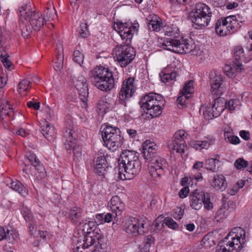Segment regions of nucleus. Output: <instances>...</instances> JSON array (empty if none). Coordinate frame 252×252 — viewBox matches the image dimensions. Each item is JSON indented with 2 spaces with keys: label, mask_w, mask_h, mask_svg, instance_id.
I'll return each instance as SVG.
<instances>
[{
  "label": "nucleus",
  "mask_w": 252,
  "mask_h": 252,
  "mask_svg": "<svg viewBox=\"0 0 252 252\" xmlns=\"http://www.w3.org/2000/svg\"><path fill=\"white\" fill-rule=\"evenodd\" d=\"M71 85L78 92L81 99L85 102L89 94L88 87L86 78L82 75H78L71 78Z\"/></svg>",
  "instance_id": "17"
},
{
  "label": "nucleus",
  "mask_w": 252,
  "mask_h": 252,
  "mask_svg": "<svg viewBox=\"0 0 252 252\" xmlns=\"http://www.w3.org/2000/svg\"><path fill=\"white\" fill-rule=\"evenodd\" d=\"M9 55L7 54H1L0 59L3 65L7 68H8L11 65L12 63L8 59Z\"/></svg>",
  "instance_id": "53"
},
{
  "label": "nucleus",
  "mask_w": 252,
  "mask_h": 252,
  "mask_svg": "<svg viewBox=\"0 0 252 252\" xmlns=\"http://www.w3.org/2000/svg\"><path fill=\"white\" fill-rule=\"evenodd\" d=\"M110 207L113 214H115L114 217H117L121 215L122 212L125 210V205L121 199L117 195L112 197L110 202Z\"/></svg>",
  "instance_id": "21"
},
{
  "label": "nucleus",
  "mask_w": 252,
  "mask_h": 252,
  "mask_svg": "<svg viewBox=\"0 0 252 252\" xmlns=\"http://www.w3.org/2000/svg\"><path fill=\"white\" fill-rule=\"evenodd\" d=\"M245 231L241 227L234 228L224 238L222 244H225L230 252H239L246 241Z\"/></svg>",
  "instance_id": "6"
},
{
  "label": "nucleus",
  "mask_w": 252,
  "mask_h": 252,
  "mask_svg": "<svg viewBox=\"0 0 252 252\" xmlns=\"http://www.w3.org/2000/svg\"><path fill=\"white\" fill-rule=\"evenodd\" d=\"M244 67L242 63H234L232 65H226L224 67V73L229 77L233 78L238 73L242 71Z\"/></svg>",
  "instance_id": "23"
},
{
  "label": "nucleus",
  "mask_w": 252,
  "mask_h": 252,
  "mask_svg": "<svg viewBox=\"0 0 252 252\" xmlns=\"http://www.w3.org/2000/svg\"><path fill=\"white\" fill-rule=\"evenodd\" d=\"M76 134L71 127L66 128L63 131V137L65 148L68 151H72L74 160L79 162L82 159V148L77 144Z\"/></svg>",
  "instance_id": "10"
},
{
  "label": "nucleus",
  "mask_w": 252,
  "mask_h": 252,
  "mask_svg": "<svg viewBox=\"0 0 252 252\" xmlns=\"http://www.w3.org/2000/svg\"><path fill=\"white\" fill-rule=\"evenodd\" d=\"M80 30L79 33L83 38H86L89 35L88 27L86 23H81L80 24Z\"/></svg>",
  "instance_id": "52"
},
{
  "label": "nucleus",
  "mask_w": 252,
  "mask_h": 252,
  "mask_svg": "<svg viewBox=\"0 0 252 252\" xmlns=\"http://www.w3.org/2000/svg\"><path fill=\"white\" fill-rule=\"evenodd\" d=\"M164 34L167 36H174L175 39H179L176 35L179 34L180 32L178 27L174 24L166 26L164 27Z\"/></svg>",
  "instance_id": "40"
},
{
  "label": "nucleus",
  "mask_w": 252,
  "mask_h": 252,
  "mask_svg": "<svg viewBox=\"0 0 252 252\" xmlns=\"http://www.w3.org/2000/svg\"><path fill=\"white\" fill-rule=\"evenodd\" d=\"M124 229L127 233L133 236L142 235L147 231L144 221L135 218H129L126 220Z\"/></svg>",
  "instance_id": "15"
},
{
  "label": "nucleus",
  "mask_w": 252,
  "mask_h": 252,
  "mask_svg": "<svg viewBox=\"0 0 252 252\" xmlns=\"http://www.w3.org/2000/svg\"><path fill=\"white\" fill-rule=\"evenodd\" d=\"M194 92L193 81L190 80L186 83L180 92V94L187 95L192 94Z\"/></svg>",
  "instance_id": "44"
},
{
  "label": "nucleus",
  "mask_w": 252,
  "mask_h": 252,
  "mask_svg": "<svg viewBox=\"0 0 252 252\" xmlns=\"http://www.w3.org/2000/svg\"><path fill=\"white\" fill-rule=\"evenodd\" d=\"M30 84V82L28 80H23L18 85V93L21 94L23 92L27 91L31 88Z\"/></svg>",
  "instance_id": "48"
},
{
  "label": "nucleus",
  "mask_w": 252,
  "mask_h": 252,
  "mask_svg": "<svg viewBox=\"0 0 252 252\" xmlns=\"http://www.w3.org/2000/svg\"><path fill=\"white\" fill-rule=\"evenodd\" d=\"M239 16L231 15L219 19L215 24L217 34L224 36L231 34L240 29L242 25Z\"/></svg>",
  "instance_id": "5"
},
{
  "label": "nucleus",
  "mask_w": 252,
  "mask_h": 252,
  "mask_svg": "<svg viewBox=\"0 0 252 252\" xmlns=\"http://www.w3.org/2000/svg\"><path fill=\"white\" fill-rule=\"evenodd\" d=\"M59 53L57 56L56 60L57 61L56 62L58 63H59L63 64V49L62 46L59 47Z\"/></svg>",
  "instance_id": "57"
},
{
  "label": "nucleus",
  "mask_w": 252,
  "mask_h": 252,
  "mask_svg": "<svg viewBox=\"0 0 252 252\" xmlns=\"http://www.w3.org/2000/svg\"><path fill=\"white\" fill-rule=\"evenodd\" d=\"M214 139L206 138L204 140H196L190 143L191 146L196 150L208 149L214 143Z\"/></svg>",
  "instance_id": "30"
},
{
  "label": "nucleus",
  "mask_w": 252,
  "mask_h": 252,
  "mask_svg": "<svg viewBox=\"0 0 252 252\" xmlns=\"http://www.w3.org/2000/svg\"><path fill=\"white\" fill-rule=\"evenodd\" d=\"M84 59V56L80 51L76 50L74 52L73 60L74 62L81 65L83 63Z\"/></svg>",
  "instance_id": "51"
},
{
  "label": "nucleus",
  "mask_w": 252,
  "mask_h": 252,
  "mask_svg": "<svg viewBox=\"0 0 252 252\" xmlns=\"http://www.w3.org/2000/svg\"><path fill=\"white\" fill-rule=\"evenodd\" d=\"M110 107V105L107 102L103 100L99 101L97 105L98 112L99 114H103L105 113L108 108Z\"/></svg>",
  "instance_id": "46"
},
{
  "label": "nucleus",
  "mask_w": 252,
  "mask_h": 252,
  "mask_svg": "<svg viewBox=\"0 0 252 252\" xmlns=\"http://www.w3.org/2000/svg\"><path fill=\"white\" fill-rule=\"evenodd\" d=\"M93 74L94 85L100 91L107 92L114 87V79L109 68L97 66L94 69Z\"/></svg>",
  "instance_id": "4"
},
{
  "label": "nucleus",
  "mask_w": 252,
  "mask_h": 252,
  "mask_svg": "<svg viewBox=\"0 0 252 252\" xmlns=\"http://www.w3.org/2000/svg\"><path fill=\"white\" fill-rule=\"evenodd\" d=\"M129 45L125 44L117 46L113 49L114 59L122 67L126 66L134 58V51Z\"/></svg>",
  "instance_id": "11"
},
{
  "label": "nucleus",
  "mask_w": 252,
  "mask_h": 252,
  "mask_svg": "<svg viewBox=\"0 0 252 252\" xmlns=\"http://www.w3.org/2000/svg\"><path fill=\"white\" fill-rule=\"evenodd\" d=\"M11 188L17 191L22 196H26L28 194V190L24 187L22 184L18 181H12L10 183Z\"/></svg>",
  "instance_id": "39"
},
{
  "label": "nucleus",
  "mask_w": 252,
  "mask_h": 252,
  "mask_svg": "<svg viewBox=\"0 0 252 252\" xmlns=\"http://www.w3.org/2000/svg\"><path fill=\"white\" fill-rule=\"evenodd\" d=\"M190 197V206L193 209L200 210L203 204L204 208L207 210L213 208V204L210 201V195L208 193L196 189L191 192Z\"/></svg>",
  "instance_id": "13"
},
{
  "label": "nucleus",
  "mask_w": 252,
  "mask_h": 252,
  "mask_svg": "<svg viewBox=\"0 0 252 252\" xmlns=\"http://www.w3.org/2000/svg\"><path fill=\"white\" fill-rule=\"evenodd\" d=\"M0 118L3 125L7 122H10L14 119L15 113L9 101L2 100L0 105Z\"/></svg>",
  "instance_id": "19"
},
{
  "label": "nucleus",
  "mask_w": 252,
  "mask_h": 252,
  "mask_svg": "<svg viewBox=\"0 0 252 252\" xmlns=\"http://www.w3.org/2000/svg\"><path fill=\"white\" fill-rule=\"evenodd\" d=\"M189 193V188L185 187L181 189L179 192V196L180 198H184L186 197Z\"/></svg>",
  "instance_id": "60"
},
{
  "label": "nucleus",
  "mask_w": 252,
  "mask_h": 252,
  "mask_svg": "<svg viewBox=\"0 0 252 252\" xmlns=\"http://www.w3.org/2000/svg\"><path fill=\"white\" fill-rule=\"evenodd\" d=\"M44 18L36 9L32 11V30H40L44 25Z\"/></svg>",
  "instance_id": "27"
},
{
  "label": "nucleus",
  "mask_w": 252,
  "mask_h": 252,
  "mask_svg": "<svg viewBox=\"0 0 252 252\" xmlns=\"http://www.w3.org/2000/svg\"><path fill=\"white\" fill-rule=\"evenodd\" d=\"M44 15L45 19L48 21L54 20L57 17L55 8L54 7H51V6L46 8L44 11Z\"/></svg>",
  "instance_id": "42"
},
{
  "label": "nucleus",
  "mask_w": 252,
  "mask_h": 252,
  "mask_svg": "<svg viewBox=\"0 0 252 252\" xmlns=\"http://www.w3.org/2000/svg\"><path fill=\"white\" fill-rule=\"evenodd\" d=\"M148 20L149 22L148 26L150 30H152L153 31L156 32L159 30L161 25V22L159 18L157 17V16L154 15Z\"/></svg>",
  "instance_id": "38"
},
{
  "label": "nucleus",
  "mask_w": 252,
  "mask_h": 252,
  "mask_svg": "<svg viewBox=\"0 0 252 252\" xmlns=\"http://www.w3.org/2000/svg\"><path fill=\"white\" fill-rule=\"evenodd\" d=\"M26 156L27 160L30 164L25 163L24 167L23 168L22 171L28 176V177H30V174L32 171V163H31L32 161V156L30 154L29 155H27Z\"/></svg>",
  "instance_id": "49"
},
{
  "label": "nucleus",
  "mask_w": 252,
  "mask_h": 252,
  "mask_svg": "<svg viewBox=\"0 0 252 252\" xmlns=\"http://www.w3.org/2000/svg\"><path fill=\"white\" fill-rule=\"evenodd\" d=\"M165 223L169 227L173 229H175L178 227L177 223L171 218H166L164 219Z\"/></svg>",
  "instance_id": "56"
},
{
  "label": "nucleus",
  "mask_w": 252,
  "mask_h": 252,
  "mask_svg": "<svg viewBox=\"0 0 252 252\" xmlns=\"http://www.w3.org/2000/svg\"><path fill=\"white\" fill-rule=\"evenodd\" d=\"M228 250L229 249L225 244H222L221 242L220 245L216 247V252H230Z\"/></svg>",
  "instance_id": "59"
},
{
  "label": "nucleus",
  "mask_w": 252,
  "mask_h": 252,
  "mask_svg": "<svg viewBox=\"0 0 252 252\" xmlns=\"http://www.w3.org/2000/svg\"><path fill=\"white\" fill-rule=\"evenodd\" d=\"M184 214V210L180 207H177L175 210L173 215V218L177 220L181 219Z\"/></svg>",
  "instance_id": "54"
},
{
  "label": "nucleus",
  "mask_w": 252,
  "mask_h": 252,
  "mask_svg": "<svg viewBox=\"0 0 252 252\" xmlns=\"http://www.w3.org/2000/svg\"><path fill=\"white\" fill-rule=\"evenodd\" d=\"M102 137L105 146L112 151L123 144V138L119 128L117 127L105 126L102 131Z\"/></svg>",
  "instance_id": "8"
},
{
  "label": "nucleus",
  "mask_w": 252,
  "mask_h": 252,
  "mask_svg": "<svg viewBox=\"0 0 252 252\" xmlns=\"http://www.w3.org/2000/svg\"><path fill=\"white\" fill-rule=\"evenodd\" d=\"M22 213L25 220L29 223L28 227L30 229L32 226V213L31 211L29 210L27 208H24L22 211Z\"/></svg>",
  "instance_id": "50"
},
{
  "label": "nucleus",
  "mask_w": 252,
  "mask_h": 252,
  "mask_svg": "<svg viewBox=\"0 0 252 252\" xmlns=\"http://www.w3.org/2000/svg\"><path fill=\"white\" fill-rule=\"evenodd\" d=\"M154 242V238L151 235H148L145 237L143 242V245L139 252H149L150 248L152 243Z\"/></svg>",
  "instance_id": "41"
},
{
  "label": "nucleus",
  "mask_w": 252,
  "mask_h": 252,
  "mask_svg": "<svg viewBox=\"0 0 252 252\" xmlns=\"http://www.w3.org/2000/svg\"><path fill=\"white\" fill-rule=\"evenodd\" d=\"M34 158V161L32 162V166L35 167L34 176L37 179L43 178L45 176V170L44 166L38 158L32 155V158Z\"/></svg>",
  "instance_id": "29"
},
{
  "label": "nucleus",
  "mask_w": 252,
  "mask_h": 252,
  "mask_svg": "<svg viewBox=\"0 0 252 252\" xmlns=\"http://www.w3.org/2000/svg\"><path fill=\"white\" fill-rule=\"evenodd\" d=\"M169 149L173 153L176 152L178 153L182 154L185 152V143H181L177 142L176 140H174L169 143Z\"/></svg>",
  "instance_id": "36"
},
{
  "label": "nucleus",
  "mask_w": 252,
  "mask_h": 252,
  "mask_svg": "<svg viewBox=\"0 0 252 252\" xmlns=\"http://www.w3.org/2000/svg\"><path fill=\"white\" fill-rule=\"evenodd\" d=\"M16 134L22 137H26L30 135V130L26 131L23 128H21L16 131Z\"/></svg>",
  "instance_id": "62"
},
{
  "label": "nucleus",
  "mask_w": 252,
  "mask_h": 252,
  "mask_svg": "<svg viewBox=\"0 0 252 252\" xmlns=\"http://www.w3.org/2000/svg\"><path fill=\"white\" fill-rule=\"evenodd\" d=\"M241 103L237 99H232L226 103V108L230 111L239 109Z\"/></svg>",
  "instance_id": "45"
},
{
  "label": "nucleus",
  "mask_w": 252,
  "mask_h": 252,
  "mask_svg": "<svg viewBox=\"0 0 252 252\" xmlns=\"http://www.w3.org/2000/svg\"><path fill=\"white\" fill-rule=\"evenodd\" d=\"M205 165L207 170L217 172L221 166V162L218 159L210 158L206 160Z\"/></svg>",
  "instance_id": "35"
},
{
  "label": "nucleus",
  "mask_w": 252,
  "mask_h": 252,
  "mask_svg": "<svg viewBox=\"0 0 252 252\" xmlns=\"http://www.w3.org/2000/svg\"><path fill=\"white\" fill-rule=\"evenodd\" d=\"M138 28V23L119 22L114 25V30L119 34L126 44L131 43L133 34L137 32Z\"/></svg>",
  "instance_id": "12"
},
{
  "label": "nucleus",
  "mask_w": 252,
  "mask_h": 252,
  "mask_svg": "<svg viewBox=\"0 0 252 252\" xmlns=\"http://www.w3.org/2000/svg\"><path fill=\"white\" fill-rule=\"evenodd\" d=\"M161 81L164 83L171 84L175 81L177 73L175 71L169 72L167 69H165L159 74Z\"/></svg>",
  "instance_id": "31"
},
{
  "label": "nucleus",
  "mask_w": 252,
  "mask_h": 252,
  "mask_svg": "<svg viewBox=\"0 0 252 252\" xmlns=\"http://www.w3.org/2000/svg\"><path fill=\"white\" fill-rule=\"evenodd\" d=\"M187 136L188 134L183 129L177 131L174 135L175 140H179L181 143L185 142L184 140Z\"/></svg>",
  "instance_id": "47"
},
{
  "label": "nucleus",
  "mask_w": 252,
  "mask_h": 252,
  "mask_svg": "<svg viewBox=\"0 0 252 252\" xmlns=\"http://www.w3.org/2000/svg\"><path fill=\"white\" fill-rule=\"evenodd\" d=\"M82 217L83 211L81 208L74 207L70 210L68 218L73 223L76 224Z\"/></svg>",
  "instance_id": "32"
},
{
  "label": "nucleus",
  "mask_w": 252,
  "mask_h": 252,
  "mask_svg": "<svg viewBox=\"0 0 252 252\" xmlns=\"http://www.w3.org/2000/svg\"><path fill=\"white\" fill-rule=\"evenodd\" d=\"M18 234L15 230L8 229L0 226V241L6 240L10 242L16 240L18 238Z\"/></svg>",
  "instance_id": "24"
},
{
  "label": "nucleus",
  "mask_w": 252,
  "mask_h": 252,
  "mask_svg": "<svg viewBox=\"0 0 252 252\" xmlns=\"http://www.w3.org/2000/svg\"><path fill=\"white\" fill-rule=\"evenodd\" d=\"M211 93L213 95L220 96L224 92L223 80L222 77L216 73L212 74L210 76Z\"/></svg>",
  "instance_id": "18"
},
{
  "label": "nucleus",
  "mask_w": 252,
  "mask_h": 252,
  "mask_svg": "<svg viewBox=\"0 0 252 252\" xmlns=\"http://www.w3.org/2000/svg\"><path fill=\"white\" fill-rule=\"evenodd\" d=\"M141 168V163L140 160L126 164L119 163V177L122 180H130L139 174Z\"/></svg>",
  "instance_id": "14"
},
{
  "label": "nucleus",
  "mask_w": 252,
  "mask_h": 252,
  "mask_svg": "<svg viewBox=\"0 0 252 252\" xmlns=\"http://www.w3.org/2000/svg\"><path fill=\"white\" fill-rule=\"evenodd\" d=\"M7 81V79L4 75H0V88H3Z\"/></svg>",
  "instance_id": "64"
},
{
  "label": "nucleus",
  "mask_w": 252,
  "mask_h": 252,
  "mask_svg": "<svg viewBox=\"0 0 252 252\" xmlns=\"http://www.w3.org/2000/svg\"><path fill=\"white\" fill-rule=\"evenodd\" d=\"M94 167L96 173L99 175H103L107 167L105 157L103 155L98 156L94 161Z\"/></svg>",
  "instance_id": "25"
},
{
  "label": "nucleus",
  "mask_w": 252,
  "mask_h": 252,
  "mask_svg": "<svg viewBox=\"0 0 252 252\" xmlns=\"http://www.w3.org/2000/svg\"><path fill=\"white\" fill-rule=\"evenodd\" d=\"M204 163L202 161H196L192 166V170L199 171L203 167Z\"/></svg>",
  "instance_id": "58"
},
{
  "label": "nucleus",
  "mask_w": 252,
  "mask_h": 252,
  "mask_svg": "<svg viewBox=\"0 0 252 252\" xmlns=\"http://www.w3.org/2000/svg\"><path fill=\"white\" fill-rule=\"evenodd\" d=\"M229 213L228 209L223 206L217 212L215 218L218 221L223 220L228 216Z\"/></svg>",
  "instance_id": "43"
},
{
  "label": "nucleus",
  "mask_w": 252,
  "mask_h": 252,
  "mask_svg": "<svg viewBox=\"0 0 252 252\" xmlns=\"http://www.w3.org/2000/svg\"><path fill=\"white\" fill-rule=\"evenodd\" d=\"M115 214H112L108 213L106 214H104V220L105 222H110L112 220L113 218L115 220L116 217H114Z\"/></svg>",
  "instance_id": "61"
},
{
  "label": "nucleus",
  "mask_w": 252,
  "mask_h": 252,
  "mask_svg": "<svg viewBox=\"0 0 252 252\" xmlns=\"http://www.w3.org/2000/svg\"><path fill=\"white\" fill-rule=\"evenodd\" d=\"M163 45L165 49L178 54H188L193 51L195 45L194 42L191 39L168 38L164 40Z\"/></svg>",
  "instance_id": "7"
},
{
  "label": "nucleus",
  "mask_w": 252,
  "mask_h": 252,
  "mask_svg": "<svg viewBox=\"0 0 252 252\" xmlns=\"http://www.w3.org/2000/svg\"><path fill=\"white\" fill-rule=\"evenodd\" d=\"M139 160V154L134 151L125 150L122 152L119 163H129Z\"/></svg>",
  "instance_id": "22"
},
{
  "label": "nucleus",
  "mask_w": 252,
  "mask_h": 252,
  "mask_svg": "<svg viewBox=\"0 0 252 252\" xmlns=\"http://www.w3.org/2000/svg\"><path fill=\"white\" fill-rule=\"evenodd\" d=\"M41 132L48 140H50L56 136L55 128L52 125L47 123L45 126H42Z\"/></svg>",
  "instance_id": "33"
},
{
  "label": "nucleus",
  "mask_w": 252,
  "mask_h": 252,
  "mask_svg": "<svg viewBox=\"0 0 252 252\" xmlns=\"http://www.w3.org/2000/svg\"><path fill=\"white\" fill-rule=\"evenodd\" d=\"M141 108L147 111L151 118L159 116L164 104L163 97L160 94L150 93L143 96L140 100Z\"/></svg>",
  "instance_id": "3"
},
{
  "label": "nucleus",
  "mask_w": 252,
  "mask_h": 252,
  "mask_svg": "<svg viewBox=\"0 0 252 252\" xmlns=\"http://www.w3.org/2000/svg\"><path fill=\"white\" fill-rule=\"evenodd\" d=\"M95 222L82 220L79 222L74 234L76 242L75 252H89L87 249L96 243L99 238L95 231Z\"/></svg>",
  "instance_id": "1"
},
{
  "label": "nucleus",
  "mask_w": 252,
  "mask_h": 252,
  "mask_svg": "<svg viewBox=\"0 0 252 252\" xmlns=\"http://www.w3.org/2000/svg\"><path fill=\"white\" fill-rule=\"evenodd\" d=\"M211 186L216 190L222 191L226 189L227 186L225 177L221 174L214 176Z\"/></svg>",
  "instance_id": "26"
},
{
  "label": "nucleus",
  "mask_w": 252,
  "mask_h": 252,
  "mask_svg": "<svg viewBox=\"0 0 252 252\" xmlns=\"http://www.w3.org/2000/svg\"><path fill=\"white\" fill-rule=\"evenodd\" d=\"M248 55L247 53L245 54L243 48L241 46H237L234 49V57L237 63L249 61L250 60H248Z\"/></svg>",
  "instance_id": "34"
},
{
  "label": "nucleus",
  "mask_w": 252,
  "mask_h": 252,
  "mask_svg": "<svg viewBox=\"0 0 252 252\" xmlns=\"http://www.w3.org/2000/svg\"><path fill=\"white\" fill-rule=\"evenodd\" d=\"M19 16L30 24L32 21V5L29 1L19 8Z\"/></svg>",
  "instance_id": "28"
},
{
  "label": "nucleus",
  "mask_w": 252,
  "mask_h": 252,
  "mask_svg": "<svg viewBox=\"0 0 252 252\" xmlns=\"http://www.w3.org/2000/svg\"><path fill=\"white\" fill-rule=\"evenodd\" d=\"M188 98L186 95L182 94L181 95L178 96L177 99V102L178 104L183 105L185 103L186 100Z\"/></svg>",
  "instance_id": "63"
},
{
  "label": "nucleus",
  "mask_w": 252,
  "mask_h": 252,
  "mask_svg": "<svg viewBox=\"0 0 252 252\" xmlns=\"http://www.w3.org/2000/svg\"><path fill=\"white\" fill-rule=\"evenodd\" d=\"M48 235L49 233L46 231L38 230L37 232H36L34 236L35 240L33 242L34 246L36 247L40 243L45 242Z\"/></svg>",
  "instance_id": "37"
},
{
  "label": "nucleus",
  "mask_w": 252,
  "mask_h": 252,
  "mask_svg": "<svg viewBox=\"0 0 252 252\" xmlns=\"http://www.w3.org/2000/svg\"><path fill=\"white\" fill-rule=\"evenodd\" d=\"M220 104L219 100L216 99L213 104H210L209 106H207L203 114L204 117L206 118L208 116L207 119H212L219 116L224 110L223 105Z\"/></svg>",
  "instance_id": "20"
},
{
  "label": "nucleus",
  "mask_w": 252,
  "mask_h": 252,
  "mask_svg": "<svg viewBox=\"0 0 252 252\" xmlns=\"http://www.w3.org/2000/svg\"><path fill=\"white\" fill-rule=\"evenodd\" d=\"M234 165L237 169H240L246 167L248 165V162L243 158H239L235 161Z\"/></svg>",
  "instance_id": "55"
},
{
  "label": "nucleus",
  "mask_w": 252,
  "mask_h": 252,
  "mask_svg": "<svg viewBox=\"0 0 252 252\" xmlns=\"http://www.w3.org/2000/svg\"><path fill=\"white\" fill-rule=\"evenodd\" d=\"M134 81V78H128L123 82L119 96V101L121 104L125 105L126 100L131 97L135 91Z\"/></svg>",
  "instance_id": "16"
},
{
  "label": "nucleus",
  "mask_w": 252,
  "mask_h": 252,
  "mask_svg": "<svg viewBox=\"0 0 252 252\" xmlns=\"http://www.w3.org/2000/svg\"><path fill=\"white\" fill-rule=\"evenodd\" d=\"M212 12L210 7L206 4H196L194 11L191 17V20L196 28L202 29L207 27L211 20Z\"/></svg>",
  "instance_id": "9"
},
{
  "label": "nucleus",
  "mask_w": 252,
  "mask_h": 252,
  "mask_svg": "<svg viewBox=\"0 0 252 252\" xmlns=\"http://www.w3.org/2000/svg\"><path fill=\"white\" fill-rule=\"evenodd\" d=\"M158 146L154 143L146 141L143 146V154L145 159L149 162L148 170L152 178L157 180L164 174L166 160L157 155Z\"/></svg>",
  "instance_id": "2"
}]
</instances>
